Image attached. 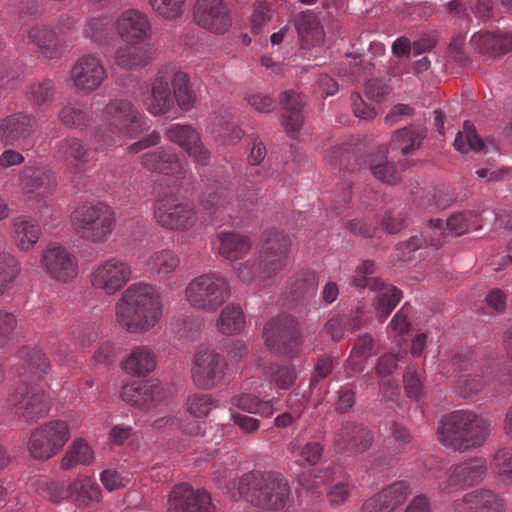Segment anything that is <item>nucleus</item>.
<instances>
[{"label":"nucleus","instance_id":"10","mask_svg":"<svg viewBox=\"0 0 512 512\" xmlns=\"http://www.w3.org/2000/svg\"><path fill=\"white\" fill-rule=\"evenodd\" d=\"M263 339L271 351L289 357L297 355L303 343L298 322L286 314L278 315L265 325Z\"/></svg>","mask_w":512,"mask_h":512},{"label":"nucleus","instance_id":"4","mask_svg":"<svg viewBox=\"0 0 512 512\" xmlns=\"http://www.w3.org/2000/svg\"><path fill=\"white\" fill-rule=\"evenodd\" d=\"M264 178L258 164L250 163L244 181L239 185L233 198L231 190L223 184L207 187L202 193L201 203L209 215L226 213L232 217L234 212L245 213L252 209L257 201L258 184Z\"/></svg>","mask_w":512,"mask_h":512},{"label":"nucleus","instance_id":"55","mask_svg":"<svg viewBox=\"0 0 512 512\" xmlns=\"http://www.w3.org/2000/svg\"><path fill=\"white\" fill-rule=\"evenodd\" d=\"M410 493V483L405 480L396 481L378 492L390 512L404 503Z\"/></svg>","mask_w":512,"mask_h":512},{"label":"nucleus","instance_id":"28","mask_svg":"<svg viewBox=\"0 0 512 512\" xmlns=\"http://www.w3.org/2000/svg\"><path fill=\"white\" fill-rule=\"evenodd\" d=\"M168 140L179 145L195 162L205 165L210 153L203 146L199 133L190 125L175 124L165 131Z\"/></svg>","mask_w":512,"mask_h":512},{"label":"nucleus","instance_id":"17","mask_svg":"<svg viewBox=\"0 0 512 512\" xmlns=\"http://www.w3.org/2000/svg\"><path fill=\"white\" fill-rule=\"evenodd\" d=\"M41 264L50 278L61 283H71L78 276L77 257L60 245L50 246L44 250Z\"/></svg>","mask_w":512,"mask_h":512},{"label":"nucleus","instance_id":"36","mask_svg":"<svg viewBox=\"0 0 512 512\" xmlns=\"http://www.w3.org/2000/svg\"><path fill=\"white\" fill-rule=\"evenodd\" d=\"M41 228L36 220L26 216L17 217L13 222V239L17 248L27 252L38 242Z\"/></svg>","mask_w":512,"mask_h":512},{"label":"nucleus","instance_id":"51","mask_svg":"<svg viewBox=\"0 0 512 512\" xmlns=\"http://www.w3.org/2000/svg\"><path fill=\"white\" fill-rule=\"evenodd\" d=\"M72 499L78 506H88L100 501V486L91 478L84 477L71 483Z\"/></svg>","mask_w":512,"mask_h":512},{"label":"nucleus","instance_id":"37","mask_svg":"<svg viewBox=\"0 0 512 512\" xmlns=\"http://www.w3.org/2000/svg\"><path fill=\"white\" fill-rule=\"evenodd\" d=\"M375 347L376 343L368 333L356 338L347 360V377H352L364 370L365 360L374 353Z\"/></svg>","mask_w":512,"mask_h":512},{"label":"nucleus","instance_id":"23","mask_svg":"<svg viewBox=\"0 0 512 512\" xmlns=\"http://www.w3.org/2000/svg\"><path fill=\"white\" fill-rule=\"evenodd\" d=\"M168 504L171 512H214L210 495L204 490L195 491L187 484L174 487Z\"/></svg>","mask_w":512,"mask_h":512},{"label":"nucleus","instance_id":"53","mask_svg":"<svg viewBox=\"0 0 512 512\" xmlns=\"http://www.w3.org/2000/svg\"><path fill=\"white\" fill-rule=\"evenodd\" d=\"M480 222V215L473 211L458 212L447 219L446 227L452 235L460 236L470 229H480Z\"/></svg>","mask_w":512,"mask_h":512},{"label":"nucleus","instance_id":"62","mask_svg":"<svg viewBox=\"0 0 512 512\" xmlns=\"http://www.w3.org/2000/svg\"><path fill=\"white\" fill-rule=\"evenodd\" d=\"M263 370L270 376V382L275 384L277 388L287 390L295 384L297 379V373L294 366L285 365H274Z\"/></svg>","mask_w":512,"mask_h":512},{"label":"nucleus","instance_id":"41","mask_svg":"<svg viewBox=\"0 0 512 512\" xmlns=\"http://www.w3.org/2000/svg\"><path fill=\"white\" fill-rule=\"evenodd\" d=\"M147 268L162 279H168L180 265V257L171 249H161L153 252L147 259Z\"/></svg>","mask_w":512,"mask_h":512},{"label":"nucleus","instance_id":"14","mask_svg":"<svg viewBox=\"0 0 512 512\" xmlns=\"http://www.w3.org/2000/svg\"><path fill=\"white\" fill-rule=\"evenodd\" d=\"M226 369L227 361L220 353L208 347L199 348L191 368L193 383L200 389L211 390L223 381Z\"/></svg>","mask_w":512,"mask_h":512},{"label":"nucleus","instance_id":"8","mask_svg":"<svg viewBox=\"0 0 512 512\" xmlns=\"http://www.w3.org/2000/svg\"><path fill=\"white\" fill-rule=\"evenodd\" d=\"M115 221L113 209L102 202L83 204L72 217L77 234L93 244H102L109 239Z\"/></svg>","mask_w":512,"mask_h":512},{"label":"nucleus","instance_id":"52","mask_svg":"<svg viewBox=\"0 0 512 512\" xmlns=\"http://www.w3.org/2000/svg\"><path fill=\"white\" fill-rule=\"evenodd\" d=\"M490 371L488 368L477 374L460 376L455 383V392L464 399L474 398L487 384Z\"/></svg>","mask_w":512,"mask_h":512},{"label":"nucleus","instance_id":"56","mask_svg":"<svg viewBox=\"0 0 512 512\" xmlns=\"http://www.w3.org/2000/svg\"><path fill=\"white\" fill-rule=\"evenodd\" d=\"M56 93L55 83L51 79H43L29 86L28 98L37 107H43L54 101Z\"/></svg>","mask_w":512,"mask_h":512},{"label":"nucleus","instance_id":"27","mask_svg":"<svg viewBox=\"0 0 512 512\" xmlns=\"http://www.w3.org/2000/svg\"><path fill=\"white\" fill-rule=\"evenodd\" d=\"M505 499L490 489H476L466 493L453 504L454 512H504Z\"/></svg>","mask_w":512,"mask_h":512},{"label":"nucleus","instance_id":"40","mask_svg":"<svg viewBox=\"0 0 512 512\" xmlns=\"http://www.w3.org/2000/svg\"><path fill=\"white\" fill-rule=\"evenodd\" d=\"M295 26L304 48L316 46L323 41V29L312 13L302 12L299 14L295 20Z\"/></svg>","mask_w":512,"mask_h":512},{"label":"nucleus","instance_id":"12","mask_svg":"<svg viewBox=\"0 0 512 512\" xmlns=\"http://www.w3.org/2000/svg\"><path fill=\"white\" fill-rule=\"evenodd\" d=\"M70 439V427L63 420H51L34 429L27 450L36 460H48L58 454Z\"/></svg>","mask_w":512,"mask_h":512},{"label":"nucleus","instance_id":"15","mask_svg":"<svg viewBox=\"0 0 512 512\" xmlns=\"http://www.w3.org/2000/svg\"><path fill=\"white\" fill-rule=\"evenodd\" d=\"M107 71L99 56L88 53L80 56L70 70L72 87L79 94H90L100 88Z\"/></svg>","mask_w":512,"mask_h":512},{"label":"nucleus","instance_id":"13","mask_svg":"<svg viewBox=\"0 0 512 512\" xmlns=\"http://www.w3.org/2000/svg\"><path fill=\"white\" fill-rule=\"evenodd\" d=\"M16 415L27 423L37 422L48 415L50 400L45 391L37 385L19 384L9 397Z\"/></svg>","mask_w":512,"mask_h":512},{"label":"nucleus","instance_id":"35","mask_svg":"<svg viewBox=\"0 0 512 512\" xmlns=\"http://www.w3.org/2000/svg\"><path fill=\"white\" fill-rule=\"evenodd\" d=\"M165 71H168L169 81L171 80L172 83L173 100L175 99L182 110H190L196 101V96L190 86L188 75L183 71L176 70L173 65H166Z\"/></svg>","mask_w":512,"mask_h":512},{"label":"nucleus","instance_id":"6","mask_svg":"<svg viewBox=\"0 0 512 512\" xmlns=\"http://www.w3.org/2000/svg\"><path fill=\"white\" fill-rule=\"evenodd\" d=\"M291 245L289 236L282 230H266L259 248V264L245 262L237 268V275L244 283H251L256 277H270L287 264Z\"/></svg>","mask_w":512,"mask_h":512},{"label":"nucleus","instance_id":"5","mask_svg":"<svg viewBox=\"0 0 512 512\" xmlns=\"http://www.w3.org/2000/svg\"><path fill=\"white\" fill-rule=\"evenodd\" d=\"M238 491L253 505L265 510H281L290 500V487L279 473L251 471L239 481Z\"/></svg>","mask_w":512,"mask_h":512},{"label":"nucleus","instance_id":"64","mask_svg":"<svg viewBox=\"0 0 512 512\" xmlns=\"http://www.w3.org/2000/svg\"><path fill=\"white\" fill-rule=\"evenodd\" d=\"M211 132L225 142L238 141L243 135V131L236 124L219 116H214Z\"/></svg>","mask_w":512,"mask_h":512},{"label":"nucleus","instance_id":"34","mask_svg":"<svg viewBox=\"0 0 512 512\" xmlns=\"http://www.w3.org/2000/svg\"><path fill=\"white\" fill-rule=\"evenodd\" d=\"M157 364V356L147 346L134 347L123 362V369L133 376H146Z\"/></svg>","mask_w":512,"mask_h":512},{"label":"nucleus","instance_id":"18","mask_svg":"<svg viewBox=\"0 0 512 512\" xmlns=\"http://www.w3.org/2000/svg\"><path fill=\"white\" fill-rule=\"evenodd\" d=\"M116 36L127 44H141L151 36L149 16L134 8L123 10L115 17Z\"/></svg>","mask_w":512,"mask_h":512},{"label":"nucleus","instance_id":"57","mask_svg":"<svg viewBox=\"0 0 512 512\" xmlns=\"http://www.w3.org/2000/svg\"><path fill=\"white\" fill-rule=\"evenodd\" d=\"M20 357L27 366L29 372L36 377H42L50 369V362L46 355L39 349L25 347L20 351Z\"/></svg>","mask_w":512,"mask_h":512},{"label":"nucleus","instance_id":"2","mask_svg":"<svg viewBox=\"0 0 512 512\" xmlns=\"http://www.w3.org/2000/svg\"><path fill=\"white\" fill-rule=\"evenodd\" d=\"M97 118L92 133L95 151L122 146L126 139H134L149 128L145 115L127 99L110 100Z\"/></svg>","mask_w":512,"mask_h":512},{"label":"nucleus","instance_id":"16","mask_svg":"<svg viewBox=\"0 0 512 512\" xmlns=\"http://www.w3.org/2000/svg\"><path fill=\"white\" fill-rule=\"evenodd\" d=\"M19 184L26 197L44 207L56 189V178L53 171L42 165L25 166L19 175Z\"/></svg>","mask_w":512,"mask_h":512},{"label":"nucleus","instance_id":"26","mask_svg":"<svg viewBox=\"0 0 512 512\" xmlns=\"http://www.w3.org/2000/svg\"><path fill=\"white\" fill-rule=\"evenodd\" d=\"M37 119L31 113L16 112L0 121V140L14 146L28 139L37 128Z\"/></svg>","mask_w":512,"mask_h":512},{"label":"nucleus","instance_id":"43","mask_svg":"<svg viewBox=\"0 0 512 512\" xmlns=\"http://www.w3.org/2000/svg\"><path fill=\"white\" fill-rule=\"evenodd\" d=\"M232 406L261 417H270L275 412L274 400H263L251 393H240L231 398Z\"/></svg>","mask_w":512,"mask_h":512},{"label":"nucleus","instance_id":"60","mask_svg":"<svg viewBox=\"0 0 512 512\" xmlns=\"http://www.w3.org/2000/svg\"><path fill=\"white\" fill-rule=\"evenodd\" d=\"M471 41L481 54L489 57L502 54L499 33L479 31L473 35Z\"/></svg>","mask_w":512,"mask_h":512},{"label":"nucleus","instance_id":"42","mask_svg":"<svg viewBox=\"0 0 512 512\" xmlns=\"http://www.w3.org/2000/svg\"><path fill=\"white\" fill-rule=\"evenodd\" d=\"M425 137L426 132L423 128L411 125L394 132L390 147L406 155L418 149Z\"/></svg>","mask_w":512,"mask_h":512},{"label":"nucleus","instance_id":"21","mask_svg":"<svg viewBox=\"0 0 512 512\" xmlns=\"http://www.w3.org/2000/svg\"><path fill=\"white\" fill-rule=\"evenodd\" d=\"M194 19L199 26L216 34L225 33L231 25L229 9L223 0H197Z\"/></svg>","mask_w":512,"mask_h":512},{"label":"nucleus","instance_id":"1","mask_svg":"<svg viewBox=\"0 0 512 512\" xmlns=\"http://www.w3.org/2000/svg\"><path fill=\"white\" fill-rule=\"evenodd\" d=\"M163 317V299L159 288L140 281L125 288L115 303V321L130 334H145Z\"/></svg>","mask_w":512,"mask_h":512},{"label":"nucleus","instance_id":"20","mask_svg":"<svg viewBox=\"0 0 512 512\" xmlns=\"http://www.w3.org/2000/svg\"><path fill=\"white\" fill-rule=\"evenodd\" d=\"M141 165L148 171L171 175L178 179L185 178L187 174V161L180 158L171 147H161L144 153Z\"/></svg>","mask_w":512,"mask_h":512},{"label":"nucleus","instance_id":"59","mask_svg":"<svg viewBox=\"0 0 512 512\" xmlns=\"http://www.w3.org/2000/svg\"><path fill=\"white\" fill-rule=\"evenodd\" d=\"M454 146L461 153H467L469 150L481 151L484 144L477 135L474 126L469 121H465L463 130L456 135Z\"/></svg>","mask_w":512,"mask_h":512},{"label":"nucleus","instance_id":"38","mask_svg":"<svg viewBox=\"0 0 512 512\" xmlns=\"http://www.w3.org/2000/svg\"><path fill=\"white\" fill-rule=\"evenodd\" d=\"M280 103L285 110L283 125L287 134L292 136L299 131L303 124V116L301 113L303 107L302 99L299 94L290 90L282 94Z\"/></svg>","mask_w":512,"mask_h":512},{"label":"nucleus","instance_id":"11","mask_svg":"<svg viewBox=\"0 0 512 512\" xmlns=\"http://www.w3.org/2000/svg\"><path fill=\"white\" fill-rule=\"evenodd\" d=\"M131 278L130 263L116 256L96 262L88 276L90 286L107 296L121 291Z\"/></svg>","mask_w":512,"mask_h":512},{"label":"nucleus","instance_id":"54","mask_svg":"<svg viewBox=\"0 0 512 512\" xmlns=\"http://www.w3.org/2000/svg\"><path fill=\"white\" fill-rule=\"evenodd\" d=\"M376 271L375 263L371 260L363 261L351 277L350 284L356 288H368L371 291L378 289L382 280L374 276Z\"/></svg>","mask_w":512,"mask_h":512},{"label":"nucleus","instance_id":"39","mask_svg":"<svg viewBox=\"0 0 512 512\" xmlns=\"http://www.w3.org/2000/svg\"><path fill=\"white\" fill-rule=\"evenodd\" d=\"M217 239L218 253L228 260L235 261L242 258L252 247L249 237L234 232L219 233Z\"/></svg>","mask_w":512,"mask_h":512},{"label":"nucleus","instance_id":"63","mask_svg":"<svg viewBox=\"0 0 512 512\" xmlns=\"http://www.w3.org/2000/svg\"><path fill=\"white\" fill-rule=\"evenodd\" d=\"M490 466L498 476L512 481V448H499L495 452L490 462Z\"/></svg>","mask_w":512,"mask_h":512},{"label":"nucleus","instance_id":"7","mask_svg":"<svg viewBox=\"0 0 512 512\" xmlns=\"http://www.w3.org/2000/svg\"><path fill=\"white\" fill-rule=\"evenodd\" d=\"M200 204L202 203L200 202ZM201 206L204 213L196 210L189 202L179 201L175 195H164L159 197L154 204V218L165 229L188 231L200 227L207 217H218L222 214L209 215L208 210L203 205Z\"/></svg>","mask_w":512,"mask_h":512},{"label":"nucleus","instance_id":"50","mask_svg":"<svg viewBox=\"0 0 512 512\" xmlns=\"http://www.w3.org/2000/svg\"><path fill=\"white\" fill-rule=\"evenodd\" d=\"M376 292V315L383 322L394 310L401 298V291L390 284L381 283Z\"/></svg>","mask_w":512,"mask_h":512},{"label":"nucleus","instance_id":"3","mask_svg":"<svg viewBox=\"0 0 512 512\" xmlns=\"http://www.w3.org/2000/svg\"><path fill=\"white\" fill-rule=\"evenodd\" d=\"M492 429V421L473 410H455L441 418L438 439L448 448L465 451L483 445Z\"/></svg>","mask_w":512,"mask_h":512},{"label":"nucleus","instance_id":"31","mask_svg":"<svg viewBox=\"0 0 512 512\" xmlns=\"http://www.w3.org/2000/svg\"><path fill=\"white\" fill-rule=\"evenodd\" d=\"M82 36L100 47L111 44L116 36L115 17L99 14L86 18L82 26Z\"/></svg>","mask_w":512,"mask_h":512},{"label":"nucleus","instance_id":"30","mask_svg":"<svg viewBox=\"0 0 512 512\" xmlns=\"http://www.w3.org/2000/svg\"><path fill=\"white\" fill-rule=\"evenodd\" d=\"M147 111L154 115H163L172 110L174 100L169 85V73L165 67L160 69L151 84V94L144 101Z\"/></svg>","mask_w":512,"mask_h":512},{"label":"nucleus","instance_id":"33","mask_svg":"<svg viewBox=\"0 0 512 512\" xmlns=\"http://www.w3.org/2000/svg\"><path fill=\"white\" fill-rule=\"evenodd\" d=\"M152 49L146 45L125 44L120 46L114 55V62L120 68L126 70H139L152 61Z\"/></svg>","mask_w":512,"mask_h":512},{"label":"nucleus","instance_id":"44","mask_svg":"<svg viewBox=\"0 0 512 512\" xmlns=\"http://www.w3.org/2000/svg\"><path fill=\"white\" fill-rule=\"evenodd\" d=\"M245 327V315L240 305L229 304L225 306L217 320L216 328L224 335H237Z\"/></svg>","mask_w":512,"mask_h":512},{"label":"nucleus","instance_id":"48","mask_svg":"<svg viewBox=\"0 0 512 512\" xmlns=\"http://www.w3.org/2000/svg\"><path fill=\"white\" fill-rule=\"evenodd\" d=\"M369 169L371 174L383 183L394 185L400 180L396 164L387 158L385 151L371 156Z\"/></svg>","mask_w":512,"mask_h":512},{"label":"nucleus","instance_id":"49","mask_svg":"<svg viewBox=\"0 0 512 512\" xmlns=\"http://www.w3.org/2000/svg\"><path fill=\"white\" fill-rule=\"evenodd\" d=\"M58 119L67 128L83 130L89 126L91 117L83 105L69 101L59 110Z\"/></svg>","mask_w":512,"mask_h":512},{"label":"nucleus","instance_id":"25","mask_svg":"<svg viewBox=\"0 0 512 512\" xmlns=\"http://www.w3.org/2000/svg\"><path fill=\"white\" fill-rule=\"evenodd\" d=\"M122 399L140 409H151L165 398L163 387L155 381H133L122 388Z\"/></svg>","mask_w":512,"mask_h":512},{"label":"nucleus","instance_id":"19","mask_svg":"<svg viewBox=\"0 0 512 512\" xmlns=\"http://www.w3.org/2000/svg\"><path fill=\"white\" fill-rule=\"evenodd\" d=\"M487 474V461L484 457H472L449 469V476L439 489L450 493L466 486H473L484 480Z\"/></svg>","mask_w":512,"mask_h":512},{"label":"nucleus","instance_id":"61","mask_svg":"<svg viewBox=\"0 0 512 512\" xmlns=\"http://www.w3.org/2000/svg\"><path fill=\"white\" fill-rule=\"evenodd\" d=\"M148 4L159 18L173 21L184 13L185 0H148Z\"/></svg>","mask_w":512,"mask_h":512},{"label":"nucleus","instance_id":"46","mask_svg":"<svg viewBox=\"0 0 512 512\" xmlns=\"http://www.w3.org/2000/svg\"><path fill=\"white\" fill-rule=\"evenodd\" d=\"M429 230H431V234L425 239L418 236L411 237L408 241L400 243L397 250L401 251L403 254L410 253L421 248L424 243L426 246H432L434 248L440 247L444 237L442 221L440 219L430 220Z\"/></svg>","mask_w":512,"mask_h":512},{"label":"nucleus","instance_id":"32","mask_svg":"<svg viewBox=\"0 0 512 512\" xmlns=\"http://www.w3.org/2000/svg\"><path fill=\"white\" fill-rule=\"evenodd\" d=\"M366 324L365 309L357 306L350 312L338 313L332 316L324 325L323 331L331 337L334 342L343 339L346 331L358 330Z\"/></svg>","mask_w":512,"mask_h":512},{"label":"nucleus","instance_id":"22","mask_svg":"<svg viewBox=\"0 0 512 512\" xmlns=\"http://www.w3.org/2000/svg\"><path fill=\"white\" fill-rule=\"evenodd\" d=\"M29 45L35 48L36 53L49 60L58 59L64 52V43L59 33L52 25L36 23L25 32Z\"/></svg>","mask_w":512,"mask_h":512},{"label":"nucleus","instance_id":"9","mask_svg":"<svg viewBox=\"0 0 512 512\" xmlns=\"http://www.w3.org/2000/svg\"><path fill=\"white\" fill-rule=\"evenodd\" d=\"M185 299L195 309L217 311L231 296L227 279L215 272L194 277L186 286Z\"/></svg>","mask_w":512,"mask_h":512},{"label":"nucleus","instance_id":"24","mask_svg":"<svg viewBox=\"0 0 512 512\" xmlns=\"http://www.w3.org/2000/svg\"><path fill=\"white\" fill-rule=\"evenodd\" d=\"M373 435L362 424L345 422L335 432L333 444L341 453L358 454L368 450L371 446Z\"/></svg>","mask_w":512,"mask_h":512},{"label":"nucleus","instance_id":"29","mask_svg":"<svg viewBox=\"0 0 512 512\" xmlns=\"http://www.w3.org/2000/svg\"><path fill=\"white\" fill-rule=\"evenodd\" d=\"M56 155L73 174L83 173L90 167V149L80 138L67 137L59 141Z\"/></svg>","mask_w":512,"mask_h":512},{"label":"nucleus","instance_id":"58","mask_svg":"<svg viewBox=\"0 0 512 512\" xmlns=\"http://www.w3.org/2000/svg\"><path fill=\"white\" fill-rule=\"evenodd\" d=\"M341 468L336 465H329L325 468L318 469L314 472L313 478L311 475L303 476L300 479V484L309 491L316 493L322 485L333 482L338 478Z\"/></svg>","mask_w":512,"mask_h":512},{"label":"nucleus","instance_id":"45","mask_svg":"<svg viewBox=\"0 0 512 512\" xmlns=\"http://www.w3.org/2000/svg\"><path fill=\"white\" fill-rule=\"evenodd\" d=\"M288 450L295 458H300L309 466L317 465L324 453V445L317 440L304 442L299 437L288 444Z\"/></svg>","mask_w":512,"mask_h":512},{"label":"nucleus","instance_id":"47","mask_svg":"<svg viewBox=\"0 0 512 512\" xmlns=\"http://www.w3.org/2000/svg\"><path fill=\"white\" fill-rule=\"evenodd\" d=\"M95 455L88 443L82 439H75L61 460V468L72 469L77 465H90L94 462Z\"/></svg>","mask_w":512,"mask_h":512}]
</instances>
